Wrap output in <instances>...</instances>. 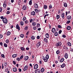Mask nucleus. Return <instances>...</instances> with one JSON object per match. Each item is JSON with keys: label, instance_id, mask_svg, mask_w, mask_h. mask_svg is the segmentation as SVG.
<instances>
[{"label": "nucleus", "instance_id": "obj_1", "mask_svg": "<svg viewBox=\"0 0 73 73\" xmlns=\"http://www.w3.org/2000/svg\"><path fill=\"white\" fill-rule=\"evenodd\" d=\"M2 21H3V23L5 24H7L8 22V21L6 18H4L2 19Z\"/></svg>", "mask_w": 73, "mask_h": 73}, {"label": "nucleus", "instance_id": "obj_2", "mask_svg": "<svg viewBox=\"0 0 73 73\" xmlns=\"http://www.w3.org/2000/svg\"><path fill=\"white\" fill-rule=\"evenodd\" d=\"M62 44V43L61 42H59L58 43H56V46H61Z\"/></svg>", "mask_w": 73, "mask_h": 73}, {"label": "nucleus", "instance_id": "obj_3", "mask_svg": "<svg viewBox=\"0 0 73 73\" xmlns=\"http://www.w3.org/2000/svg\"><path fill=\"white\" fill-rule=\"evenodd\" d=\"M3 6L4 8H6L7 7V1H5L4 2L3 4Z\"/></svg>", "mask_w": 73, "mask_h": 73}, {"label": "nucleus", "instance_id": "obj_4", "mask_svg": "<svg viewBox=\"0 0 73 73\" xmlns=\"http://www.w3.org/2000/svg\"><path fill=\"white\" fill-rule=\"evenodd\" d=\"M35 73H40V70L39 69H36L35 71Z\"/></svg>", "mask_w": 73, "mask_h": 73}, {"label": "nucleus", "instance_id": "obj_5", "mask_svg": "<svg viewBox=\"0 0 73 73\" xmlns=\"http://www.w3.org/2000/svg\"><path fill=\"white\" fill-rule=\"evenodd\" d=\"M41 42L40 41L38 42L36 44V46L37 47H39L40 45H41Z\"/></svg>", "mask_w": 73, "mask_h": 73}, {"label": "nucleus", "instance_id": "obj_6", "mask_svg": "<svg viewBox=\"0 0 73 73\" xmlns=\"http://www.w3.org/2000/svg\"><path fill=\"white\" fill-rule=\"evenodd\" d=\"M61 17L64 19V17H65V14L64 13H62L61 14Z\"/></svg>", "mask_w": 73, "mask_h": 73}, {"label": "nucleus", "instance_id": "obj_7", "mask_svg": "<svg viewBox=\"0 0 73 73\" xmlns=\"http://www.w3.org/2000/svg\"><path fill=\"white\" fill-rule=\"evenodd\" d=\"M38 64H36L34 66V69H37L38 68Z\"/></svg>", "mask_w": 73, "mask_h": 73}, {"label": "nucleus", "instance_id": "obj_8", "mask_svg": "<svg viewBox=\"0 0 73 73\" xmlns=\"http://www.w3.org/2000/svg\"><path fill=\"white\" fill-rule=\"evenodd\" d=\"M45 36L47 38H48L49 37V34L47 33L45 35Z\"/></svg>", "mask_w": 73, "mask_h": 73}, {"label": "nucleus", "instance_id": "obj_9", "mask_svg": "<svg viewBox=\"0 0 73 73\" xmlns=\"http://www.w3.org/2000/svg\"><path fill=\"white\" fill-rule=\"evenodd\" d=\"M28 58H29V57L28 56H26L24 60L25 61H27L28 60Z\"/></svg>", "mask_w": 73, "mask_h": 73}, {"label": "nucleus", "instance_id": "obj_10", "mask_svg": "<svg viewBox=\"0 0 73 73\" xmlns=\"http://www.w3.org/2000/svg\"><path fill=\"white\" fill-rule=\"evenodd\" d=\"M16 28L17 29H18V30H20V27H19V26L18 24L16 25Z\"/></svg>", "mask_w": 73, "mask_h": 73}, {"label": "nucleus", "instance_id": "obj_11", "mask_svg": "<svg viewBox=\"0 0 73 73\" xmlns=\"http://www.w3.org/2000/svg\"><path fill=\"white\" fill-rule=\"evenodd\" d=\"M27 69H28V66H25L23 69L24 71H25V70H26Z\"/></svg>", "mask_w": 73, "mask_h": 73}, {"label": "nucleus", "instance_id": "obj_12", "mask_svg": "<svg viewBox=\"0 0 73 73\" xmlns=\"http://www.w3.org/2000/svg\"><path fill=\"white\" fill-rule=\"evenodd\" d=\"M64 57L66 58H68V54H67V53H66L65 54Z\"/></svg>", "mask_w": 73, "mask_h": 73}, {"label": "nucleus", "instance_id": "obj_13", "mask_svg": "<svg viewBox=\"0 0 73 73\" xmlns=\"http://www.w3.org/2000/svg\"><path fill=\"white\" fill-rule=\"evenodd\" d=\"M52 33H54V32H56V29H55V28H53L52 30Z\"/></svg>", "mask_w": 73, "mask_h": 73}, {"label": "nucleus", "instance_id": "obj_14", "mask_svg": "<svg viewBox=\"0 0 73 73\" xmlns=\"http://www.w3.org/2000/svg\"><path fill=\"white\" fill-rule=\"evenodd\" d=\"M23 10H26L27 9V6L25 5H24L22 8Z\"/></svg>", "mask_w": 73, "mask_h": 73}, {"label": "nucleus", "instance_id": "obj_15", "mask_svg": "<svg viewBox=\"0 0 73 73\" xmlns=\"http://www.w3.org/2000/svg\"><path fill=\"white\" fill-rule=\"evenodd\" d=\"M34 7L35 8H38V5L36 3H35L34 5Z\"/></svg>", "mask_w": 73, "mask_h": 73}, {"label": "nucleus", "instance_id": "obj_16", "mask_svg": "<svg viewBox=\"0 0 73 73\" xmlns=\"http://www.w3.org/2000/svg\"><path fill=\"white\" fill-rule=\"evenodd\" d=\"M35 14H36V13L34 11H33L31 13V15L33 16H35Z\"/></svg>", "mask_w": 73, "mask_h": 73}, {"label": "nucleus", "instance_id": "obj_17", "mask_svg": "<svg viewBox=\"0 0 73 73\" xmlns=\"http://www.w3.org/2000/svg\"><path fill=\"white\" fill-rule=\"evenodd\" d=\"M72 17H71V16L69 15L67 17V19L68 20H70L71 19Z\"/></svg>", "mask_w": 73, "mask_h": 73}, {"label": "nucleus", "instance_id": "obj_18", "mask_svg": "<svg viewBox=\"0 0 73 73\" xmlns=\"http://www.w3.org/2000/svg\"><path fill=\"white\" fill-rule=\"evenodd\" d=\"M17 54H14L12 55V57H13V58H15L16 57H17Z\"/></svg>", "mask_w": 73, "mask_h": 73}, {"label": "nucleus", "instance_id": "obj_19", "mask_svg": "<svg viewBox=\"0 0 73 73\" xmlns=\"http://www.w3.org/2000/svg\"><path fill=\"white\" fill-rule=\"evenodd\" d=\"M47 7L48 6L46 5H44L43 8H44V9H47Z\"/></svg>", "mask_w": 73, "mask_h": 73}, {"label": "nucleus", "instance_id": "obj_20", "mask_svg": "<svg viewBox=\"0 0 73 73\" xmlns=\"http://www.w3.org/2000/svg\"><path fill=\"white\" fill-rule=\"evenodd\" d=\"M4 63V66H5V68H6V66H7L8 65L7 64V62H5Z\"/></svg>", "mask_w": 73, "mask_h": 73}, {"label": "nucleus", "instance_id": "obj_21", "mask_svg": "<svg viewBox=\"0 0 73 73\" xmlns=\"http://www.w3.org/2000/svg\"><path fill=\"white\" fill-rule=\"evenodd\" d=\"M64 58H62L60 60V62H64Z\"/></svg>", "mask_w": 73, "mask_h": 73}, {"label": "nucleus", "instance_id": "obj_22", "mask_svg": "<svg viewBox=\"0 0 73 73\" xmlns=\"http://www.w3.org/2000/svg\"><path fill=\"white\" fill-rule=\"evenodd\" d=\"M13 72H16L17 71V68H13Z\"/></svg>", "mask_w": 73, "mask_h": 73}, {"label": "nucleus", "instance_id": "obj_23", "mask_svg": "<svg viewBox=\"0 0 73 73\" xmlns=\"http://www.w3.org/2000/svg\"><path fill=\"white\" fill-rule=\"evenodd\" d=\"M36 24H37V23H36L33 22L32 23V25L33 26H35L36 25Z\"/></svg>", "mask_w": 73, "mask_h": 73}, {"label": "nucleus", "instance_id": "obj_24", "mask_svg": "<svg viewBox=\"0 0 73 73\" xmlns=\"http://www.w3.org/2000/svg\"><path fill=\"white\" fill-rule=\"evenodd\" d=\"M45 58L46 59L48 60V59H49V55L48 54H47Z\"/></svg>", "mask_w": 73, "mask_h": 73}, {"label": "nucleus", "instance_id": "obj_25", "mask_svg": "<svg viewBox=\"0 0 73 73\" xmlns=\"http://www.w3.org/2000/svg\"><path fill=\"white\" fill-rule=\"evenodd\" d=\"M44 41L45 42H48V39L46 38H44Z\"/></svg>", "mask_w": 73, "mask_h": 73}, {"label": "nucleus", "instance_id": "obj_26", "mask_svg": "<svg viewBox=\"0 0 73 73\" xmlns=\"http://www.w3.org/2000/svg\"><path fill=\"white\" fill-rule=\"evenodd\" d=\"M44 68H42L41 70V72L42 73H43V72H44Z\"/></svg>", "mask_w": 73, "mask_h": 73}, {"label": "nucleus", "instance_id": "obj_27", "mask_svg": "<svg viewBox=\"0 0 73 73\" xmlns=\"http://www.w3.org/2000/svg\"><path fill=\"white\" fill-rule=\"evenodd\" d=\"M7 36L10 35H11V32H10L9 31H8L7 33Z\"/></svg>", "mask_w": 73, "mask_h": 73}, {"label": "nucleus", "instance_id": "obj_28", "mask_svg": "<svg viewBox=\"0 0 73 73\" xmlns=\"http://www.w3.org/2000/svg\"><path fill=\"white\" fill-rule=\"evenodd\" d=\"M64 6L65 7H68V5L66 3H64Z\"/></svg>", "mask_w": 73, "mask_h": 73}, {"label": "nucleus", "instance_id": "obj_29", "mask_svg": "<svg viewBox=\"0 0 73 73\" xmlns=\"http://www.w3.org/2000/svg\"><path fill=\"white\" fill-rule=\"evenodd\" d=\"M65 64H63L62 65H61V67L62 68H64L65 67Z\"/></svg>", "mask_w": 73, "mask_h": 73}, {"label": "nucleus", "instance_id": "obj_30", "mask_svg": "<svg viewBox=\"0 0 73 73\" xmlns=\"http://www.w3.org/2000/svg\"><path fill=\"white\" fill-rule=\"evenodd\" d=\"M58 35V33H57V32H56L54 33V35L55 36H57Z\"/></svg>", "mask_w": 73, "mask_h": 73}, {"label": "nucleus", "instance_id": "obj_31", "mask_svg": "<svg viewBox=\"0 0 73 73\" xmlns=\"http://www.w3.org/2000/svg\"><path fill=\"white\" fill-rule=\"evenodd\" d=\"M32 0H30L29 2V5H32Z\"/></svg>", "mask_w": 73, "mask_h": 73}, {"label": "nucleus", "instance_id": "obj_32", "mask_svg": "<svg viewBox=\"0 0 73 73\" xmlns=\"http://www.w3.org/2000/svg\"><path fill=\"white\" fill-rule=\"evenodd\" d=\"M31 38L32 40H35V36H32L31 37Z\"/></svg>", "mask_w": 73, "mask_h": 73}, {"label": "nucleus", "instance_id": "obj_33", "mask_svg": "<svg viewBox=\"0 0 73 73\" xmlns=\"http://www.w3.org/2000/svg\"><path fill=\"white\" fill-rule=\"evenodd\" d=\"M51 8H52V5L51 4L50 5H49V9H51Z\"/></svg>", "mask_w": 73, "mask_h": 73}, {"label": "nucleus", "instance_id": "obj_34", "mask_svg": "<svg viewBox=\"0 0 73 73\" xmlns=\"http://www.w3.org/2000/svg\"><path fill=\"white\" fill-rule=\"evenodd\" d=\"M70 28H71V27H70V26H68V27L67 28V30H70Z\"/></svg>", "mask_w": 73, "mask_h": 73}, {"label": "nucleus", "instance_id": "obj_35", "mask_svg": "<svg viewBox=\"0 0 73 73\" xmlns=\"http://www.w3.org/2000/svg\"><path fill=\"white\" fill-rule=\"evenodd\" d=\"M56 53L57 54H58L60 53V51H59V50H58L56 51Z\"/></svg>", "mask_w": 73, "mask_h": 73}, {"label": "nucleus", "instance_id": "obj_36", "mask_svg": "<svg viewBox=\"0 0 73 73\" xmlns=\"http://www.w3.org/2000/svg\"><path fill=\"white\" fill-rule=\"evenodd\" d=\"M40 24L38 23L36 27L37 28H38V27H40Z\"/></svg>", "mask_w": 73, "mask_h": 73}, {"label": "nucleus", "instance_id": "obj_37", "mask_svg": "<svg viewBox=\"0 0 73 73\" xmlns=\"http://www.w3.org/2000/svg\"><path fill=\"white\" fill-rule=\"evenodd\" d=\"M20 24L21 25L23 26V25H24V22H23V21L21 22L20 23Z\"/></svg>", "mask_w": 73, "mask_h": 73}, {"label": "nucleus", "instance_id": "obj_38", "mask_svg": "<svg viewBox=\"0 0 73 73\" xmlns=\"http://www.w3.org/2000/svg\"><path fill=\"white\" fill-rule=\"evenodd\" d=\"M68 46H71V43H70V42H68Z\"/></svg>", "mask_w": 73, "mask_h": 73}, {"label": "nucleus", "instance_id": "obj_39", "mask_svg": "<svg viewBox=\"0 0 73 73\" xmlns=\"http://www.w3.org/2000/svg\"><path fill=\"white\" fill-rule=\"evenodd\" d=\"M20 36H21V37L23 38V37H24V35H23V34H22Z\"/></svg>", "mask_w": 73, "mask_h": 73}, {"label": "nucleus", "instance_id": "obj_40", "mask_svg": "<svg viewBox=\"0 0 73 73\" xmlns=\"http://www.w3.org/2000/svg\"><path fill=\"white\" fill-rule=\"evenodd\" d=\"M9 42V40L7 39L6 40V42L7 43V44H8Z\"/></svg>", "mask_w": 73, "mask_h": 73}, {"label": "nucleus", "instance_id": "obj_41", "mask_svg": "<svg viewBox=\"0 0 73 73\" xmlns=\"http://www.w3.org/2000/svg\"><path fill=\"white\" fill-rule=\"evenodd\" d=\"M4 46H5V47L6 48H7V44L6 43L4 44Z\"/></svg>", "mask_w": 73, "mask_h": 73}, {"label": "nucleus", "instance_id": "obj_42", "mask_svg": "<svg viewBox=\"0 0 73 73\" xmlns=\"http://www.w3.org/2000/svg\"><path fill=\"white\" fill-rule=\"evenodd\" d=\"M23 21H25L26 20V17H24L23 18Z\"/></svg>", "mask_w": 73, "mask_h": 73}, {"label": "nucleus", "instance_id": "obj_43", "mask_svg": "<svg viewBox=\"0 0 73 73\" xmlns=\"http://www.w3.org/2000/svg\"><path fill=\"white\" fill-rule=\"evenodd\" d=\"M48 27H49L50 29H51V28H52V27L51 26V25H50V24H48Z\"/></svg>", "mask_w": 73, "mask_h": 73}, {"label": "nucleus", "instance_id": "obj_44", "mask_svg": "<svg viewBox=\"0 0 73 73\" xmlns=\"http://www.w3.org/2000/svg\"><path fill=\"white\" fill-rule=\"evenodd\" d=\"M44 60V62H47V61H48V59H46L45 58V59Z\"/></svg>", "mask_w": 73, "mask_h": 73}, {"label": "nucleus", "instance_id": "obj_45", "mask_svg": "<svg viewBox=\"0 0 73 73\" xmlns=\"http://www.w3.org/2000/svg\"><path fill=\"white\" fill-rule=\"evenodd\" d=\"M28 27H26L25 28H24V30H27V29H28Z\"/></svg>", "mask_w": 73, "mask_h": 73}, {"label": "nucleus", "instance_id": "obj_46", "mask_svg": "<svg viewBox=\"0 0 73 73\" xmlns=\"http://www.w3.org/2000/svg\"><path fill=\"white\" fill-rule=\"evenodd\" d=\"M1 56L2 57H3V58H4L5 57V56L4 54H2L1 55Z\"/></svg>", "mask_w": 73, "mask_h": 73}, {"label": "nucleus", "instance_id": "obj_47", "mask_svg": "<svg viewBox=\"0 0 73 73\" xmlns=\"http://www.w3.org/2000/svg\"><path fill=\"white\" fill-rule=\"evenodd\" d=\"M49 16V14H46L44 16V19L45 18L46 16Z\"/></svg>", "mask_w": 73, "mask_h": 73}, {"label": "nucleus", "instance_id": "obj_48", "mask_svg": "<svg viewBox=\"0 0 73 73\" xmlns=\"http://www.w3.org/2000/svg\"><path fill=\"white\" fill-rule=\"evenodd\" d=\"M23 57H24V56H23V55H21L20 57V58L21 60V59H22V58H23Z\"/></svg>", "mask_w": 73, "mask_h": 73}, {"label": "nucleus", "instance_id": "obj_49", "mask_svg": "<svg viewBox=\"0 0 73 73\" xmlns=\"http://www.w3.org/2000/svg\"><path fill=\"white\" fill-rule=\"evenodd\" d=\"M35 12H36V13H38V9H35Z\"/></svg>", "mask_w": 73, "mask_h": 73}, {"label": "nucleus", "instance_id": "obj_50", "mask_svg": "<svg viewBox=\"0 0 73 73\" xmlns=\"http://www.w3.org/2000/svg\"><path fill=\"white\" fill-rule=\"evenodd\" d=\"M56 18L57 19H58L60 18V16L59 15H57L56 16Z\"/></svg>", "mask_w": 73, "mask_h": 73}, {"label": "nucleus", "instance_id": "obj_51", "mask_svg": "<svg viewBox=\"0 0 73 73\" xmlns=\"http://www.w3.org/2000/svg\"><path fill=\"white\" fill-rule=\"evenodd\" d=\"M58 27L59 28H62L61 26L60 25H58Z\"/></svg>", "mask_w": 73, "mask_h": 73}, {"label": "nucleus", "instance_id": "obj_52", "mask_svg": "<svg viewBox=\"0 0 73 73\" xmlns=\"http://www.w3.org/2000/svg\"><path fill=\"white\" fill-rule=\"evenodd\" d=\"M21 50H24V48L23 47H22L21 48Z\"/></svg>", "mask_w": 73, "mask_h": 73}, {"label": "nucleus", "instance_id": "obj_53", "mask_svg": "<svg viewBox=\"0 0 73 73\" xmlns=\"http://www.w3.org/2000/svg\"><path fill=\"white\" fill-rule=\"evenodd\" d=\"M34 30H36V27H33Z\"/></svg>", "mask_w": 73, "mask_h": 73}, {"label": "nucleus", "instance_id": "obj_54", "mask_svg": "<svg viewBox=\"0 0 73 73\" xmlns=\"http://www.w3.org/2000/svg\"><path fill=\"white\" fill-rule=\"evenodd\" d=\"M61 32H62V31L60 30L58 32L59 34H61Z\"/></svg>", "mask_w": 73, "mask_h": 73}, {"label": "nucleus", "instance_id": "obj_55", "mask_svg": "<svg viewBox=\"0 0 73 73\" xmlns=\"http://www.w3.org/2000/svg\"><path fill=\"white\" fill-rule=\"evenodd\" d=\"M62 37L64 38H65V37H66V36L64 35H62Z\"/></svg>", "mask_w": 73, "mask_h": 73}, {"label": "nucleus", "instance_id": "obj_56", "mask_svg": "<svg viewBox=\"0 0 73 73\" xmlns=\"http://www.w3.org/2000/svg\"><path fill=\"white\" fill-rule=\"evenodd\" d=\"M13 62L14 65H16V62L15 61H13Z\"/></svg>", "mask_w": 73, "mask_h": 73}, {"label": "nucleus", "instance_id": "obj_57", "mask_svg": "<svg viewBox=\"0 0 73 73\" xmlns=\"http://www.w3.org/2000/svg\"><path fill=\"white\" fill-rule=\"evenodd\" d=\"M25 24H28V21L26 20L25 21Z\"/></svg>", "mask_w": 73, "mask_h": 73}, {"label": "nucleus", "instance_id": "obj_58", "mask_svg": "<svg viewBox=\"0 0 73 73\" xmlns=\"http://www.w3.org/2000/svg\"><path fill=\"white\" fill-rule=\"evenodd\" d=\"M3 37V35L0 34V38H1Z\"/></svg>", "mask_w": 73, "mask_h": 73}, {"label": "nucleus", "instance_id": "obj_59", "mask_svg": "<svg viewBox=\"0 0 73 73\" xmlns=\"http://www.w3.org/2000/svg\"><path fill=\"white\" fill-rule=\"evenodd\" d=\"M33 20V19H31L30 21V23H32V22Z\"/></svg>", "mask_w": 73, "mask_h": 73}, {"label": "nucleus", "instance_id": "obj_60", "mask_svg": "<svg viewBox=\"0 0 73 73\" xmlns=\"http://www.w3.org/2000/svg\"><path fill=\"white\" fill-rule=\"evenodd\" d=\"M10 13V12H9V11H7L6 13L7 15H8V14H9Z\"/></svg>", "mask_w": 73, "mask_h": 73}, {"label": "nucleus", "instance_id": "obj_61", "mask_svg": "<svg viewBox=\"0 0 73 73\" xmlns=\"http://www.w3.org/2000/svg\"><path fill=\"white\" fill-rule=\"evenodd\" d=\"M66 46H63V49H64L65 50L66 49Z\"/></svg>", "mask_w": 73, "mask_h": 73}, {"label": "nucleus", "instance_id": "obj_62", "mask_svg": "<svg viewBox=\"0 0 73 73\" xmlns=\"http://www.w3.org/2000/svg\"><path fill=\"white\" fill-rule=\"evenodd\" d=\"M70 21H68L67 22V24H69V23H70Z\"/></svg>", "mask_w": 73, "mask_h": 73}, {"label": "nucleus", "instance_id": "obj_63", "mask_svg": "<svg viewBox=\"0 0 73 73\" xmlns=\"http://www.w3.org/2000/svg\"><path fill=\"white\" fill-rule=\"evenodd\" d=\"M7 71H8V69L6 68L5 70V72H7Z\"/></svg>", "mask_w": 73, "mask_h": 73}, {"label": "nucleus", "instance_id": "obj_64", "mask_svg": "<svg viewBox=\"0 0 73 73\" xmlns=\"http://www.w3.org/2000/svg\"><path fill=\"white\" fill-rule=\"evenodd\" d=\"M20 60V58H17V60L18 61H19Z\"/></svg>", "mask_w": 73, "mask_h": 73}]
</instances>
